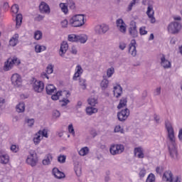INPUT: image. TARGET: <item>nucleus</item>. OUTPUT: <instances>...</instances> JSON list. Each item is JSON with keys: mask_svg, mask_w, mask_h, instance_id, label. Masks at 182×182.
Listing matches in <instances>:
<instances>
[{"mask_svg": "<svg viewBox=\"0 0 182 182\" xmlns=\"http://www.w3.org/2000/svg\"><path fill=\"white\" fill-rule=\"evenodd\" d=\"M87 103L90 105V106L95 107L96 105H97V100L94 97H91L87 100Z\"/></svg>", "mask_w": 182, "mask_h": 182, "instance_id": "nucleus-35", "label": "nucleus"}, {"mask_svg": "<svg viewBox=\"0 0 182 182\" xmlns=\"http://www.w3.org/2000/svg\"><path fill=\"white\" fill-rule=\"evenodd\" d=\"M176 42H177V38L172 37L170 40L171 45H176Z\"/></svg>", "mask_w": 182, "mask_h": 182, "instance_id": "nucleus-61", "label": "nucleus"}, {"mask_svg": "<svg viewBox=\"0 0 182 182\" xmlns=\"http://www.w3.org/2000/svg\"><path fill=\"white\" fill-rule=\"evenodd\" d=\"M181 29V24L176 21L171 23L168 26V31L169 33H172V35H176V33H178Z\"/></svg>", "mask_w": 182, "mask_h": 182, "instance_id": "nucleus-5", "label": "nucleus"}, {"mask_svg": "<svg viewBox=\"0 0 182 182\" xmlns=\"http://www.w3.org/2000/svg\"><path fill=\"white\" fill-rule=\"evenodd\" d=\"M63 95H66V97H69L70 96V93L67 91H58L51 96V99L52 100H58L59 96H62Z\"/></svg>", "mask_w": 182, "mask_h": 182, "instance_id": "nucleus-21", "label": "nucleus"}, {"mask_svg": "<svg viewBox=\"0 0 182 182\" xmlns=\"http://www.w3.org/2000/svg\"><path fill=\"white\" fill-rule=\"evenodd\" d=\"M68 41H69V42H77V35H75V34L68 35Z\"/></svg>", "mask_w": 182, "mask_h": 182, "instance_id": "nucleus-42", "label": "nucleus"}, {"mask_svg": "<svg viewBox=\"0 0 182 182\" xmlns=\"http://www.w3.org/2000/svg\"><path fill=\"white\" fill-rule=\"evenodd\" d=\"M46 90L47 95H52L53 93H55V92H56V87L55 85L49 84L46 87Z\"/></svg>", "mask_w": 182, "mask_h": 182, "instance_id": "nucleus-26", "label": "nucleus"}, {"mask_svg": "<svg viewBox=\"0 0 182 182\" xmlns=\"http://www.w3.org/2000/svg\"><path fill=\"white\" fill-rule=\"evenodd\" d=\"M82 73H83V68H82L80 65H77L76 72L73 77V80H77V77H79Z\"/></svg>", "mask_w": 182, "mask_h": 182, "instance_id": "nucleus-23", "label": "nucleus"}, {"mask_svg": "<svg viewBox=\"0 0 182 182\" xmlns=\"http://www.w3.org/2000/svg\"><path fill=\"white\" fill-rule=\"evenodd\" d=\"M163 181L166 182H172L173 181V173H171V171H166L164 172L163 177H162Z\"/></svg>", "mask_w": 182, "mask_h": 182, "instance_id": "nucleus-20", "label": "nucleus"}, {"mask_svg": "<svg viewBox=\"0 0 182 182\" xmlns=\"http://www.w3.org/2000/svg\"><path fill=\"white\" fill-rule=\"evenodd\" d=\"M53 175L55 178H58V180H60L61 178H65V175L63 172L59 171L58 168H54L52 171Z\"/></svg>", "mask_w": 182, "mask_h": 182, "instance_id": "nucleus-18", "label": "nucleus"}, {"mask_svg": "<svg viewBox=\"0 0 182 182\" xmlns=\"http://www.w3.org/2000/svg\"><path fill=\"white\" fill-rule=\"evenodd\" d=\"M161 65L164 69H170V68H171V63L166 59L164 55L161 58Z\"/></svg>", "mask_w": 182, "mask_h": 182, "instance_id": "nucleus-19", "label": "nucleus"}, {"mask_svg": "<svg viewBox=\"0 0 182 182\" xmlns=\"http://www.w3.org/2000/svg\"><path fill=\"white\" fill-rule=\"evenodd\" d=\"M33 89L36 93H42L45 89V84L41 80H35L33 83Z\"/></svg>", "mask_w": 182, "mask_h": 182, "instance_id": "nucleus-9", "label": "nucleus"}, {"mask_svg": "<svg viewBox=\"0 0 182 182\" xmlns=\"http://www.w3.org/2000/svg\"><path fill=\"white\" fill-rule=\"evenodd\" d=\"M38 154L35 151H30L29 155L27 156L26 160V163L31 166V167H36V164H38Z\"/></svg>", "mask_w": 182, "mask_h": 182, "instance_id": "nucleus-4", "label": "nucleus"}, {"mask_svg": "<svg viewBox=\"0 0 182 182\" xmlns=\"http://www.w3.org/2000/svg\"><path fill=\"white\" fill-rule=\"evenodd\" d=\"M129 116H130V110L127 108L117 112V119L119 122H126Z\"/></svg>", "mask_w": 182, "mask_h": 182, "instance_id": "nucleus-8", "label": "nucleus"}, {"mask_svg": "<svg viewBox=\"0 0 182 182\" xmlns=\"http://www.w3.org/2000/svg\"><path fill=\"white\" fill-rule=\"evenodd\" d=\"M58 163H61V164L66 163V156L60 155L58 157Z\"/></svg>", "mask_w": 182, "mask_h": 182, "instance_id": "nucleus-47", "label": "nucleus"}, {"mask_svg": "<svg viewBox=\"0 0 182 182\" xmlns=\"http://www.w3.org/2000/svg\"><path fill=\"white\" fill-rule=\"evenodd\" d=\"M129 53L132 55L133 58H136L137 55V50L136 49V40L133 39L129 45Z\"/></svg>", "mask_w": 182, "mask_h": 182, "instance_id": "nucleus-13", "label": "nucleus"}, {"mask_svg": "<svg viewBox=\"0 0 182 182\" xmlns=\"http://www.w3.org/2000/svg\"><path fill=\"white\" fill-rule=\"evenodd\" d=\"M109 26L107 24L102 23L95 26L94 31L95 35H105L109 31Z\"/></svg>", "mask_w": 182, "mask_h": 182, "instance_id": "nucleus-6", "label": "nucleus"}, {"mask_svg": "<svg viewBox=\"0 0 182 182\" xmlns=\"http://www.w3.org/2000/svg\"><path fill=\"white\" fill-rule=\"evenodd\" d=\"M46 73L48 75H50L53 73V65L52 64H49L46 68Z\"/></svg>", "mask_w": 182, "mask_h": 182, "instance_id": "nucleus-46", "label": "nucleus"}, {"mask_svg": "<svg viewBox=\"0 0 182 182\" xmlns=\"http://www.w3.org/2000/svg\"><path fill=\"white\" fill-rule=\"evenodd\" d=\"M171 182H181V177L176 176L174 178H172Z\"/></svg>", "mask_w": 182, "mask_h": 182, "instance_id": "nucleus-59", "label": "nucleus"}, {"mask_svg": "<svg viewBox=\"0 0 182 182\" xmlns=\"http://www.w3.org/2000/svg\"><path fill=\"white\" fill-rule=\"evenodd\" d=\"M39 10L41 14H47L49 15L50 14V8L49 7V5L46 4L45 1H42L39 5Z\"/></svg>", "mask_w": 182, "mask_h": 182, "instance_id": "nucleus-14", "label": "nucleus"}, {"mask_svg": "<svg viewBox=\"0 0 182 182\" xmlns=\"http://www.w3.org/2000/svg\"><path fill=\"white\" fill-rule=\"evenodd\" d=\"M34 38L36 39V41H39V39H42V31H37L34 33Z\"/></svg>", "mask_w": 182, "mask_h": 182, "instance_id": "nucleus-44", "label": "nucleus"}, {"mask_svg": "<svg viewBox=\"0 0 182 182\" xmlns=\"http://www.w3.org/2000/svg\"><path fill=\"white\" fill-rule=\"evenodd\" d=\"M135 157L138 159H144V150L141 147H136L134 150Z\"/></svg>", "mask_w": 182, "mask_h": 182, "instance_id": "nucleus-17", "label": "nucleus"}, {"mask_svg": "<svg viewBox=\"0 0 182 182\" xmlns=\"http://www.w3.org/2000/svg\"><path fill=\"white\" fill-rule=\"evenodd\" d=\"M11 150L14 153H18V151H19V148L16 147V145H11Z\"/></svg>", "mask_w": 182, "mask_h": 182, "instance_id": "nucleus-57", "label": "nucleus"}, {"mask_svg": "<svg viewBox=\"0 0 182 182\" xmlns=\"http://www.w3.org/2000/svg\"><path fill=\"white\" fill-rule=\"evenodd\" d=\"M166 129L168 132V149L169 154L172 159H177L178 153L177 152V145L176 144V136H174V129L171 123L168 121L165 122Z\"/></svg>", "mask_w": 182, "mask_h": 182, "instance_id": "nucleus-1", "label": "nucleus"}, {"mask_svg": "<svg viewBox=\"0 0 182 182\" xmlns=\"http://www.w3.org/2000/svg\"><path fill=\"white\" fill-rule=\"evenodd\" d=\"M85 22L84 14H75L70 18L69 25L73 28H80L85 25Z\"/></svg>", "mask_w": 182, "mask_h": 182, "instance_id": "nucleus-2", "label": "nucleus"}, {"mask_svg": "<svg viewBox=\"0 0 182 182\" xmlns=\"http://www.w3.org/2000/svg\"><path fill=\"white\" fill-rule=\"evenodd\" d=\"M68 49H69V45L68 44V42L63 41L60 45V56L63 57L65 53H66L68 51Z\"/></svg>", "mask_w": 182, "mask_h": 182, "instance_id": "nucleus-22", "label": "nucleus"}, {"mask_svg": "<svg viewBox=\"0 0 182 182\" xmlns=\"http://www.w3.org/2000/svg\"><path fill=\"white\" fill-rule=\"evenodd\" d=\"M77 42H80V43H86V42H87V36L86 34L77 35Z\"/></svg>", "mask_w": 182, "mask_h": 182, "instance_id": "nucleus-27", "label": "nucleus"}, {"mask_svg": "<svg viewBox=\"0 0 182 182\" xmlns=\"http://www.w3.org/2000/svg\"><path fill=\"white\" fill-rule=\"evenodd\" d=\"M22 14H17L16 17V28H19L22 23Z\"/></svg>", "mask_w": 182, "mask_h": 182, "instance_id": "nucleus-34", "label": "nucleus"}, {"mask_svg": "<svg viewBox=\"0 0 182 182\" xmlns=\"http://www.w3.org/2000/svg\"><path fill=\"white\" fill-rule=\"evenodd\" d=\"M68 25H69V21H68V20L65 19L61 21L62 28H68Z\"/></svg>", "mask_w": 182, "mask_h": 182, "instance_id": "nucleus-56", "label": "nucleus"}, {"mask_svg": "<svg viewBox=\"0 0 182 182\" xmlns=\"http://www.w3.org/2000/svg\"><path fill=\"white\" fill-rule=\"evenodd\" d=\"M146 15L149 19H151V23H154L156 22V18H154V10L153 9V6H148Z\"/></svg>", "mask_w": 182, "mask_h": 182, "instance_id": "nucleus-15", "label": "nucleus"}, {"mask_svg": "<svg viewBox=\"0 0 182 182\" xmlns=\"http://www.w3.org/2000/svg\"><path fill=\"white\" fill-rule=\"evenodd\" d=\"M74 170L77 177H80V176H82V166H80V165L75 166Z\"/></svg>", "mask_w": 182, "mask_h": 182, "instance_id": "nucleus-38", "label": "nucleus"}, {"mask_svg": "<svg viewBox=\"0 0 182 182\" xmlns=\"http://www.w3.org/2000/svg\"><path fill=\"white\" fill-rule=\"evenodd\" d=\"M100 87L105 92L109 87V80L104 78L100 82Z\"/></svg>", "mask_w": 182, "mask_h": 182, "instance_id": "nucleus-29", "label": "nucleus"}, {"mask_svg": "<svg viewBox=\"0 0 182 182\" xmlns=\"http://www.w3.org/2000/svg\"><path fill=\"white\" fill-rule=\"evenodd\" d=\"M11 83L15 87H19L22 85V77L18 74H14L11 76Z\"/></svg>", "mask_w": 182, "mask_h": 182, "instance_id": "nucleus-10", "label": "nucleus"}, {"mask_svg": "<svg viewBox=\"0 0 182 182\" xmlns=\"http://www.w3.org/2000/svg\"><path fill=\"white\" fill-rule=\"evenodd\" d=\"M18 66L21 65V60H19L16 57H14L13 58H9L5 63L4 66V70L8 72V70H11L14 68V65Z\"/></svg>", "mask_w": 182, "mask_h": 182, "instance_id": "nucleus-3", "label": "nucleus"}, {"mask_svg": "<svg viewBox=\"0 0 182 182\" xmlns=\"http://www.w3.org/2000/svg\"><path fill=\"white\" fill-rule=\"evenodd\" d=\"M19 35L14 34L13 37L9 41L10 46H16L19 42Z\"/></svg>", "mask_w": 182, "mask_h": 182, "instance_id": "nucleus-24", "label": "nucleus"}, {"mask_svg": "<svg viewBox=\"0 0 182 182\" xmlns=\"http://www.w3.org/2000/svg\"><path fill=\"white\" fill-rule=\"evenodd\" d=\"M119 48V49H121V50H124V49H126V43H120Z\"/></svg>", "mask_w": 182, "mask_h": 182, "instance_id": "nucleus-60", "label": "nucleus"}, {"mask_svg": "<svg viewBox=\"0 0 182 182\" xmlns=\"http://www.w3.org/2000/svg\"><path fill=\"white\" fill-rule=\"evenodd\" d=\"M140 178H143L146 176V169L142 168L139 173Z\"/></svg>", "mask_w": 182, "mask_h": 182, "instance_id": "nucleus-55", "label": "nucleus"}, {"mask_svg": "<svg viewBox=\"0 0 182 182\" xmlns=\"http://www.w3.org/2000/svg\"><path fill=\"white\" fill-rule=\"evenodd\" d=\"M79 85L81 87L82 90H86L87 87V84L86 83V79L79 78Z\"/></svg>", "mask_w": 182, "mask_h": 182, "instance_id": "nucleus-33", "label": "nucleus"}, {"mask_svg": "<svg viewBox=\"0 0 182 182\" xmlns=\"http://www.w3.org/2000/svg\"><path fill=\"white\" fill-rule=\"evenodd\" d=\"M146 182H156V176L153 173H150L146 180Z\"/></svg>", "mask_w": 182, "mask_h": 182, "instance_id": "nucleus-43", "label": "nucleus"}, {"mask_svg": "<svg viewBox=\"0 0 182 182\" xmlns=\"http://www.w3.org/2000/svg\"><path fill=\"white\" fill-rule=\"evenodd\" d=\"M116 25L119 31H120L122 33H126V31H127V26L126 25V23H124V21H123V19L118 18L116 21Z\"/></svg>", "mask_w": 182, "mask_h": 182, "instance_id": "nucleus-11", "label": "nucleus"}, {"mask_svg": "<svg viewBox=\"0 0 182 182\" xmlns=\"http://www.w3.org/2000/svg\"><path fill=\"white\" fill-rule=\"evenodd\" d=\"M11 10L14 14H18V12L19 11V6H18V4L13 5L11 7Z\"/></svg>", "mask_w": 182, "mask_h": 182, "instance_id": "nucleus-49", "label": "nucleus"}, {"mask_svg": "<svg viewBox=\"0 0 182 182\" xmlns=\"http://www.w3.org/2000/svg\"><path fill=\"white\" fill-rule=\"evenodd\" d=\"M127 106V97H123L119 100V103L117 105V109H123V107H126Z\"/></svg>", "mask_w": 182, "mask_h": 182, "instance_id": "nucleus-28", "label": "nucleus"}, {"mask_svg": "<svg viewBox=\"0 0 182 182\" xmlns=\"http://www.w3.org/2000/svg\"><path fill=\"white\" fill-rule=\"evenodd\" d=\"M113 94L114 96L117 97V99H119V97L123 95V87H122L119 84L114 86Z\"/></svg>", "mask_w": 182, "mask_h": 182, "instance_id": "nucleus-16", "label": "nucleus"}, {"mask_svg": "<svg viewBox=\"0 0 182 182\" xmlns=\"http://www.w3.org/2000/svg\"><path fill=\"white\" fill-rule=\"evenodd\" d=\"M68 6H69L70 9H75V8L76 7L75 6V3L74 2H71L70 4H69Z\"/></svg>", "mask_w": 182, "mask_h": 182, "instance_id": "nucleus-63", "label": "nucleus"}, {"mask_svg": "<svg viewBox=\"0 0 182 182\" xmlns=\"http://www.w3.org/2000/svg\"><path fill=\"white\" fill-rule=\"evenodd\" d=\"M35 50H36V53H41V52H42V46L36 45L35 46Z\"/></svg>", "mask_w": 182, "mask_h": 182, "instance_id": "nucleus-54", "label": "nucleus"}, {"mask_svg": "<svg viewBox=\"0 0 182 182\" xmlns=\"http://www.w3.org/2000/svg\"><path fill=\"white\" fill-rule=\"evenodd\" d=\"M52 160H53V156L51 154H48L46 156V158L43 160L42 163L43 166H49Z\"/></svg>", "mask_w": 182, "mask_h": 182, "instance_id": "nucleus-25", "label": "nucleus"}, {"mask_svg": "<svg viewBox=\"0 0 182 182\" xmlns=\"http://www.w3.org/2000/svg\"><path fill=\"white\" fill-rule=\"evenodd\" d=\"M114 133H123V128L120 125H117L114 129Z\"/></svg>", "mask_w": 182, "mask_h": 182, "instance_id": "nucleus-48", "label": "nucleus"}, {"mask_svg": "<svg viewBox=\"0 0 182 182\" xmlns=\"http://www.w3.org/2000/svg\"><path fill=\"white\" fill-rule=\"evenodd\" d=\"M114 75V68L111 67L107 70V77H112Z\"/></svg>", "mask_w": 182, "mask_h": 182, "instance_id": "nucleus-41", "label": "nucleus"}, {"mask_svg": "<svg viewBox=\"0 0 182 182\" xmlns=\"http://www.w3.org/2000/svg\"><path fill=\"white\" fill-rule=\"evenodd\" d=\"M129 32L132 38H137V36H139V31H137V26H136V22H131Z\"/></svg>", "mask_w": 182, "mask_h": 182, "instance_id": "nucleus-12", "label": "nucleus"}, {"mask_svg": "<svg viewBox=\"0 0 182 182\" xmlns=\"http://www.w3.org/2000/svg\"><path fill=\"white\" fill-rule=\"evenodd\" d=\"M71 53H73V55H77V50L76 49V47L73 46L71 48Z\"/></svg>", "mask_w": 182, "mask_h": 182, "instance_id": "nucleus-62", "label": "nucleus"}, {"mask_svg": "<svg viewBox=\"0 0 182 182\" xmlns=\"http://www.w3.org/2000/svg\"><path fill=\"white\" fill-rule=\"evenodd\" d=\"M86 113L89 116H92V114L97 113V109L93 107H88L86 108Z\"/></svg>", "mask_w": 182, "mask_h": 182, "instance_id": "nucleus-32", "label": "nucleus"}, {"mask_svg": "<svg viewBox=\"0 0 182 182\" xmlns=\"http://www.w3.org/2000/svg\"><path fill=\"white\" fill-rule=\"evenodd\" d=\"M68 132H69V133H71V134L75 136V129H73V124L68 125Z\"/></svg>", "mask_w": 182, "mask_h": 182, "instance_id": "nucleus-53", "label": "nucleus"}, {"mask_svg": "<svg viewBox=\"0 0 182 182\" xmlns=\"http://www.w3.org/2000/svg\"><path fill=\"white\" fill-rule=\"evenodd\" d=\"M137 0H132L130 4H129L128 7H127V12H130L132 11V9H133V6H134V5H136V1Z\"/></svg>", "mask_w": 182, "mask_h": 182, "instance_id": "nucleus-45", "label": "nucleus"}, {"mask_svg": "<svg viewBox=\"0 0 182 182\" xmlns=\"http://www.w3.org/2000/svg\"><path fill=\"white\" fill-rule=\"evenodd\" d=\"M109 151L112 156L120 154L124 151V146L122 144L112 145L109 149Z\"/></svg>", "mask_w": 182, "mask_h": 182, "instance_id": "nucleus-7", "label": "nucleus"}, {"mask_svg": "<svg viewBox=\"0 0 182 182\" xmlns=\"http://www.w3.org/2000/svg\"><path fill=\"white\" fill-rule=\"evenodd\" d=\"M0 163L1 164H8L9 163V156L8 154L0 155Z\"/></svg>", "mask_w": 182, "mask_h": 182, "instance_id": "nucleus-31", "label": "nucleus"}, {"mask_svg": "<svg viewBox=\"0 0 182 182\" xmlns=\"http://www.w3.org/2000/svg\"><path fill=\"white\" fill-rule=\"evenodd\" d=\"M62 12L66 15L68 14V6L65 3H60L59 5Z\"/></svg>", "mask_w": 182, "mask_h": 182, "instance_id": "nucleus-39", "label": "nucleus"}, {"mask_svg": "<svg viewBox=\"0 0 182 182\" xmlns=\"http://www.w3.org/2000/svg\"><path fill=\"white\" fill-rule=\"evenodd\" d=\"M140 35H147V31H146V27L142 26L139 28Z\"/></svg>", "mask_w": 182, "mask_h": 182, "instance_id": "nucleus-52", "label": "nucleus"}, {"mask_svg": "<svg viewBox=\"0 0 182 182\" xmlns=\"http://www.w3.org/2000/svg\"><path fill=\"white\" fill-rule=\"evenodd\" d=\"M16 109L18 113H23L25 112V102H20L16 106Z\"/></svg>", "mask_w": 182, "mask_h": 182, "instance_id": "nucleus-30", "label": "nucleus"}, {"mask_svg": "<svg viewBox=\"0 0 182 182\" xmlns=\"http://www.w3.org/2000/svg\"><path fill=\"white\" fill-rule=\"evenodd\" d=\"M60 102H62V107L66 106L68 103H70V101L68 98H63Z\"/></svg>", "mask_w": 182, "mask_h": 182, "instance_id": "nucleus-51", "label": "nucleus"}, {"mask_svg": "<svg viewBox=\"0 0 182 182\" xmlns=\"http://www.w3.org/2000/svg\"><path fill=\"white\" fill-rule=\"evenodd\" d=\"M43 137L41 136V134H38V132L35 134V136L33 138V141L35 144H39L41 143V140H42Z\"/></svg>", "mask_w": 182, "mask_h": 182, "instance_id": "nucleus-37", "label": "nucleus"}, {"mask_svg": "<svg viewBox=\"0 0 182 182\" xmlns=\"http://www.w3.org/2000/svg\"><path fill=\"white\" fill-rule=\"evenodd\" d=\"M38 134H40L41 136H42V137H46V139H48V129H43V130H39L38 132Z\"/></svg>", "mask_w": 182, "mask_h": 182, "instance_id": "nucleus-40", "label": "nucleus"}, {"mask_svg": "<svg viewBox=\"0 0 182 182\" xmlns=\"http://www.w3.org/2000/svg\"><path fill=\"white\" fill-rule=\"evenodd\" d=\"M178 139L181 141H182V129L179 130V133H178Z\"/></svg>", "mask_w": 182, "mask_h": 182, "instance_id": "nucleus-64", "label": "nucleus"}, {"mask_svg": "<svg viewBox=\"0 0 182 182\" xmlns=\"http://www.w3.org/2000/svg\"><path fill=\"white\" fill-rule=\"evenodd\" d=\"M78 153L80 156H86L87 154H89V148L87 146H85L82 148Z\"/></svg>", "mask_w": 182, "mask_h": 182, "instance_id": "nucleus-36", "label": "nucleus"}, {"mask_svg": "<svg viewBox=\"0 0 182 182\" xmlns=\"http://www.w3.org/2000/svg\"><path fill=\"white\" fill-rule=\"evenodd\" d=\"M35 123V120L33 119H28L27 124L29 127H32Z\"/></svg>", "mask_w": 182, "mask_h": 182, "instance_id": "nucleus-58", "label": "nucleus"}, {"mask_svg": "<svg viewBox=\"0 0 182 182\" xmlns=\"http://www.w3.org/2000/svg\"><path fill=\"white\" fill-rule=\"evenodd\" d=\"M53 117H54V119H58V118L60 117V112L55 109L53 112Z\"/></svg>", "mask_w": 182, "mask_h": 182, "instance_id": "nucleus-50", "label": "nucleus"}]
</instances>
